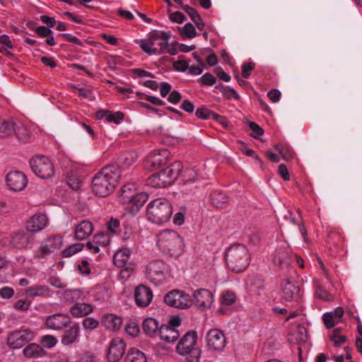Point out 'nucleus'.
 I'll return each instance as SVG.
<instances>
[{
	"label": "nucleus",
	"instance_id": "1",
	"mask_svg": "<svg viewBox=\"0 0 362 362\" xmlns=\"http://www.w3.org/2000/svg\"><path fill=\"white\" fill-rule=\"evenodd\" d=\"M120 176V171L116 165L103 168L93 178V191L98 196L107 197L113 192Z\"/></svg>",
	"mask_w": 362,
	"mask_h": 362
},
{
	"label": "nucleus",
	"instance_id": "2",
	"mask_svg": "<svg viewBox=\"0 0 362 362\" xmlns=\"http://www.w3.org/2000/svg\"><path fill=\"white\" fill-rule=\"evenodd\" d=\"M157 245L162 252L170 256L181 255L184 244L181 236L173 230H163L157 235Z\"/></svg>",
	"mask_w": 362,
	"mask_h": 362
},
{
	"label": "nucleus",
	"instance_id": "3",
	"mask_svg": "<svg viewBox=\"0 0 362 362\" xmlns=\"http://www.w3.org/2000/svg\"><path fill=\"white\" fill-rule=\"evenodd\" d=\"M182 169V163L175 161L163 170L150 176L146 180V185L153 188H163L170 185L177 178Z\"/></svg>",
	"mask_w": 362,
	"mask_h": 362
},
{
	"label": "nucleus",
	"instance_id": "4",
	"mask_svg": "<svg viewBox=\"0 0 362 362\" xmlns=\"http://www.w3.org/2000/svg\"><path fill=\"white\" fill-rule=\"evenodd\" d=\"M170 35L164 31L153 30L147 39L140 43L141 49L148 55L163 54L165 53Z\"/></svg>",
	"mask_w": 362,
	"mask_h": 362
},
{
	"label": "nucleus",
	"instance_id": "5",
	"mask_svg": "<svg viewBox=\"0 0 362 362\" xmlns=\"http://www.w3.org/2000/svg\"><path fill=\"white\" fill-rule=\"evenodd\" d=\"M172 214V204L168 199L164 198L153 199L147 206V218L158 225L168 222Z\"/></svg>",
	"mask_w": 362,
	"mask_h": 362
},
{
	"label": "nucleus",
	"instance_id": "6",
	"mask_svg": "<svg viewBox=\"0 0 362 362\" xmlns=\"http://www.w3.org/2000/svg\"><path fill=\"white\" fill-rule=\"evenodd\" d=\"M228 267L233 272L240 273L249 265L250 255L247 247L240 244L233 245L228 249L226 255Z\"/></svg>",
	"mask_w": 362,
	"mask_h": 362
},
{
	"label": "nucleus",
	"instance_id": "7",
	"mask_svg": "<svg viewBox=\"0 0 362 362\" xmlns=\"http://www.w3.org/2000/svg\"><path fill=\"white\" fill-rule=\"evenodd\" d=\"M197 333L195 331L187 332L178 342L176 349L179 354L187 356V362H199L201 350L195 347Z\"/></svg>",
	"mask_w": 362,
	"mask_h": 362
},
{
	"label": "nucleus",
	"instance_id": "8",
	"mask_svg": "<svg viewBox=\"0 0 362 362\" xmlns=\"http://www.w3.org/2000/svg\"><path fill=\"white\" fill-rule=\"evenodd\" d=\"M30 167L36 175L42 179L51 177L54 173L52 163L43 156H37L30 161Z\"/></svg>",
	"mask_w": 362,
	"mask_h": 362
},
{
	"label": "nucleus",
	"instance_id": "9",
	"mask_svg": "<svg viewBox=\"0 0 362 362\" xmlns=\"http://www.w3.org/2000/svg\"><path fill=\"white\" fill-rule=\"evenodd\" d=\"M164 301L168 305L179 309H187L192 305V299L189 294L176 289L168 292Z\"/></svg>",
	"mask_w": 362,
	"mask_h": 362
},
{
	"label": "nucleus",
	"instance_id": "10",
	"mask_svg": "<svg viewBox=\"0 0 362 362\" xmlns=\"http://www.w3.org/2000/svg\"><path fill=\"white\" fill-rule=\"evenodd\" d=\"M62 245V236L54 235L47 237L41 242L40 248L35 253V257L38 259L46 258L52 253L60 250Z\"/></svg>",
	"mask_w": 362,
	"mask_h": 362
},
{
	"label": "nucleus",
	"instance_id": "11",
	"mask_svg": "<svg viewBox=\"0 0 362 362\" xmlns=\"http://www.w3.org/2000/svg\"><path fill=\"white\" fill-rule=\"evenodd\" d=\"M35 336V332L29 329L16 330L8 334L7 345L13 349H20L33 341Z\"/></svg>",
	"mask_w": 362,
	"mask_h": 362
},
{
	"label": "nucleus",
	"instance_id": "12",
	"mask_svg": "<svg viewBox=\"0 0 362 362\" xmlns=\"http://www.w3.org/2000/svg\"><path fill=\"white\" fill-rule=\"evenodd\" d=\"M166 265L160 259L153 260L146 267V277L156 284H159L165 278Z\"/></svg>",
	"mask_w": 362,
	"mask_h": 362
},
{
	"label": "nucleus",
	"instance_id": "13",
	"mask_svg": "<svg viewBox=\"0 0 362 362\" xmlns=\"http://www.w3.org/2000/svg\"><path fill=\"white\" fill-rule=\"evenodd\" d=\"M192 304L202 310L209 309L214 302V294L208 289L199 288L192 294Z\"/></svg>",
	"mask_w": 362,
	"mask_h": 362
},
{
	"label": "nucleus",
	"instance_id": "14",
	"mask_svg": "<svg viewBox=\"0 0 362 362\" xmlns=\"http://www.w3.org/2000/svg\"><path fill=\"white\" fill-rule=\"evenodd\" d=\"M6 181L9 189L14 192L22 191L28 184L27 177L20 171H13L8 173Z\"/></svg>",
	"mask_w": 362,
	"mask_h": 362
},
{
	"label": "nucleus",
	"instance_id": "15",
	"mask_svg": "<svg viewBox=\"0 0 362 362\" xmlns=\"http://www.w3.org/2000/svg\"><path fill=\"white\" fill-rule=\"evenodd\" d=\"M71 323V318L69 315L57 313L48 316L45 320V325L48 329L62 330Z\"/></svg>",
	"mask_w": 362,
	"mask_h": 362
},
{
	"label": "nucleus",
	"instance_id": "16",
	"mask_svg": "<svg viewBox=\"0 0 362 362\" xmlns=\"http://www.w3.org/2000/svg\"><path fill=\"white\" fill-rule=\"evenodd\" d=\"M207 346L214 351H221L225 347L226 341L223 333L218 329H212L206 334Z\"/></svg>",
	"mask_w": 362,
	"mask_h": 362
},
{
	"label": "nucleus",
	"instance_id": "17",
	"mask_svg": "<svg viewBox=\"0 0 362 362\" xmlns=\"http://www.w3.org/2000/svg\"><path fill=\"white\" fill-rule=\"evenodd\" d=\"M125 349L126 344L122 338L117 337L113 339L110 342L108 349V361L110 362L119 361L124 355Z\"/></svg>",
	"mask_w": 362,
	"mask_h": 362
},
{
	"label": "nucleus",
	"instance_id": "18",
	"mask_svg": "<svg viewBox=\"0 0 362 362\" xmlns=\"http://www.w3.org/2000/svg\"><path fill=\"white\" fill-rule=\"evenodd\" d=\"M134 298L136 304L139 307L146 308L151 303L152 300V291L146 286L140 284L135 288Z\"/></svg>",
	"mask_w": 362,
	"mask_h": 362
},
{
	"label": "nucleus",
	"instance_id": "19",
	"mask_svg": "<svg viewBox=\"0 0 362 362\" xmlns=\"http://www.w3.org/2000/svg\"><path fill=\"white\" fill-rule=\"evenodd\" d=\"M302 296L299 286L294 280L288 279L283 287V298L287 302H297Z\"/></svg>",
	"mask_w": 362,
	"mask_h": 362
},
{
	"label": "nucleus",
	"instance_id": "20",
	"mask_svg": "<svg viewBox=\"0 0 362 362\" xmlns=\"http://www.w3.org/2000/svg\"><path fill=\"white\" fill-rule=\"evenodd\" d=\"M167 149H158L153 151L147 157L146 165L154 170L159 166L165 164L168 156Z\"/></svg>",
	"mask_w": 362,
	"mask_h": 362
},
{
	"label": "nucleus",
	"instance_id": "21",
	"mask_svg": "<svg viewBox=\"0 0 362 362\" xmlns=\"http://www.w3.org/2000/svg\"><path fill=\"white\" fill-rule=\"evenodd\" d=\"M131 251L127 247H123L119 250L114 255V263L118 267H124V269L121 272V275L124 276L129 275V272L132 270L130 267H127V262L130 258Z\"/></svg>",
	"mask_w": 362,
	"mask_h": 362
},
{
	"label": "nucleus",
	"instance_id": "22",
	"mask_svg": "<svg viewBox=\"0 0 362 362\" xmlns=\"http://www.w3.org/2000/svg\"><path fill=\"white\" fill-rule=\"evenodd\" d=\"M48 223L45 214H36L31 216L26 223V230L31 233H37L44 229Z\"/></svg>",
	"mask_w": 362,
	"mask_h": 362
},
{
	"label": "nucleus",
	"instance_id": "23",
	"mask_svg": "<svg viewBox=\"0 0 362 362\" xmlns=\"http://www.w3.org/2000/svg\"><path fill=\"white\" fill-rule=\"evenodd\" d=\"M139 155L135 151H128L122 153L117 159V163L115 164L119 168L123 170L130 168L138 160Z\"/></svg>",
	"mask_w": 362,
	"mask_h": 362
},
{
	"label": "nucleus",
	"instance_id": "24",
	"mask_svg": "<svg viewBox=\"0 0 362 362\" xmlns=\"http://www.w3.org/2000/svg\"><path fill=\"white\" fill-rule=\"evenodd\" d=\"M79 337L80 326L78 323H74L64 331L62 336L61 342L64 346H71L78 341Z\"/></svg>",
	"mask_w": 362,
	"mask_h": 362
},
{
	"label": "nucleus",
	"instance_id": "25",
	"mask_svg": "<svg viewBox=\"0 0 362 362\" xmlns=\"http://www.w3.org/2000/svg\"><path fill=\"white\" fill-rule=\"evenodd\" d=\"M292 259L291 251L288 248H280L276 250L274 256V263L275 265L284 268H287L291 263Z\"/></svg>",
	"mask_w": 362,
	"mask_h": 362
},
{
	"label": "nucleus",
	"instance_id": "26",
	"mask_svg": "<svg viewBox=\"0 0 362 362\" xmlns=\"http://www.w3.org/2000/svg\"><path fill=\"white\" fill-rule=\"evenodd\" d=\"M344 313V309L341 307H338L333 312L325 313L322 318L325 327L327 329L334 327L341 321Z\"/></svg>",
	"mask_w": 362,
	"mask_h": 362
},
{
	"label": "nucleus",
	"instance_id": "27",
	"mask_svg": "<svg viewBox=\"0 0 362 362\" xmlns=\"http://www.w3.org/2000/svg\"><path fill=\"white\" fill-rule=\"evenodd\" d=\"M122 320L114 314H105L101 319V324L105 329L110 331H117L121 327Z\"/></svg>",
	"mask_w": 362,
	"mask_h": 362
},
{
	"label": "nucleus",
	"instance_id": "28",
	"mask_svg": "<svg viewBox=\"0 0 362 362\" xmlns=\"http://www.w3.org/2000/svg\"><path fill=\"white\" fill-rule=\"evenodd\" d=\"M160 338L168 343L175 341L180 337L178 330L167 325H161L159 328Z\"/></svg>",
	"mask_w": 362,
	"mask_h": 362
},
{
	"label": "nucleus",
	"instance_id": "29",
	"mask_svg": "<svg viewBox=\"0 0 362 362\" xmlns=\"http://www.w3.org/2000/svg\"><path fill=\"white\" fill-rule=\"evenodd\" d=\"M93 231V226L88 221H82L75 229V238L83 240L89 237Z\"/></svg>",
	"mask_w": 362,
	"mask_h": 362
},
{
	"label": "nucleus",
	"instance_id": "30",
	"mask_svg": "<svg viewBox=\"0 0 362 362\" xmlns=\"http://www.w3.org/2000/svg\"><path fill=\"white\" fill-rule=\"evenodd\" d=\"M23 355L28 358H37L46 355V351L39 344L35 343L29 344L23 350Z\"/></svg>",
	"mask_w": 362,
	"mask_h": 362
},
{
	"label": "nucleus",
	"instance_id": "31",
	"mask_svg": "<svg viewBox=\"0 0 362 362\" xmlns=\"http://www.w3.org/2000/svg\"><path fill=\"white\" fill-rule=\"evenodd\" d=\"M30 243V237L23 230L16 233L11 239V245L17 248L26 247Z\"/></svg>",
	"mask_w": 362,
	"mask_h": 362
},
{
	"label": "nucleus",
	"instance_id": "32",
	"mask_svg": "<svg viewBox=\"0 0 362 362\" xmlns=\"http://www.w3.org/2000/svg\"><path fill=\"white\" fill-rule=\"evenodd\" d=\"M93 312V306L88 303H76L70 308L71 314L75 317H82Z\"/></svg>",
	"mask_w": 362,
	"mask_h": 362
},
{
	"label": "nucleus",
	"instance_id": "33",
	"mask_svg": "<svg viewBox=\"0 0 362 362\" xmlns=\"http://www.w3.org/2000/svg\"><path fill=\"white\" fill-rule=\"evenodd\" d=\"M25 294L30 298L47 297L50 295V289L45 285H34L25 290Z\"/></svg>",
	"mask_w": 362,
	"mask_h": 362
},
{
	"label": "nucleus",
	"instance_id": "34",
	"mask_svg": "<svg viewBox=\"0 0 362 362\" xmlns=\"http://www.w3.org/2000/svg\"><path fill=\"white\" fill-rule=\"evenodd\" d=\"M158 322L152 317L147 318L142 323V329L144 333L150 337L156 336L159 332Z\"/></svg>",
	"mask_w": 362,
	"mask_h": 362
},
{
	"label": "nucleus",
	"instance_id": "35",
	"mask_svg": "<svg viewBox=\"0 0 362 362\" xmlns=\"http://www.w3.org/2000/svg\"><path fill=\"white\" fill-rule=\"evenodd\" d=\"M13 133L18 139L22 142L26 143L31 139V133L28 128L21 122H16Z\"/></svg>",
	"mask_w": 362,
	"mask_h": 362
},
{
	"label": "nucleus",
	"instance_id": "36",
	"mask_svg": "<svg viewBox=\"0 0 362 362\" xmlns=\"http://www.w3.org/2000/svg\"><path fill=\"white\" fill-rule=\"evenodd\" d=\"M136 188L134 184H128L124 185L121 189L120 200L124 203H131V200L134 199V196L136 194Z\"/></svg>",
	"mask_w": 362,
	"mask_h": 362
},
{
	"label": "nucleus",
	"instance_id": "37",
	"mask_svg": "<svg viewBox=\"0 0 362 362\" xmlns=\"http://www.w3.org/2000/svg\"><path fill=\"white\" fill-rule=\"evenodd\" d=\"M125 362H147L146 356L140 350L132 348L125 356Z\"/></svg>",
	"mask_w": 362,
	"mask_h": 362
},
{
	"label": "nucleus",
	"instance_id": "38",
	"mask_svg": "<svg viewBox=\"0 0 362 362\" xmlns=\"http://www.w3.org/2000/svg\"><path fill=\"white\" fill-rule=\"evenodd\" d=\"M16 122L13 120H0V137H8L13 134Z\"/></svg>",
	"mask_w": 362,
	"mask_h": 362
},
{
	"label": "nucleus",
	"instance_id": "39",
	"mask_svg": "<svg viewBox=\"0 0 362 362\" xmlns=\"http://www.w3.org/2000/svg\"><path fill=\"white\" fill-rule=\"evenodd\" d=\"M106 117V119L110 122L119 124L124 119V114L121 112H112L110 111H100L98 113V117Z\"/></svg>",
	"mask_w": 362,
	"mask_h": 362
},
{
	"label": "nucleus",
	"instance_id": "40",
	"mask_svg": "<svg viewBox=\"0 0 362 362\" xmlns=\"http://www.w3.org/2000/svg\"><path fill=\"white\" fill-rule=\"evenodd\" d=\"M211 202L216 208H223L228 202V198L223 192L215 191L211 194Z\"/></svg>",
	"mask_w": 362,
	"mask_h": 362
},
{
	"label": "nucleus",
	"instance_id": "41",
	"mask_svg": "<svg viewBox=\"0 0 362 362\" xmlns=\"http://www.w3.org/2000/svg\"><path fill=\"white\" fill-rule=\"evenodd\" d=\"M64 299L68 303H74L83 299L82 291L79 289L65 290L63 295Z\"/></svg>",
	"mask_w": 362,
	"mask_h": 362
},
{
	"label": "nucleus",
	"instance_id": "42",
	"mask_svg": "<svg viewBox=\"0 0 362 362\" xmlns=\"http://www.w3.org/2000/svg\"><path fill=\"white\" fill-rule=\"evenodd\" d=\"M148 199V194L146 192L135 194L134 199L131 200L132 210H138L147 202Z\"/></svg>",
	"mask_w": 362,
	"mask_h": 362
},
{
	"label": "nucleus",
	"instance_id": "43",
	"mask_svg": "<svg viewBox=\"0 0 362 362\" xmlns=\"http://www.w3.org/2000/svg\"><path fill=\"white\" fill-rule=\"evenodd\" d=\"M330 340L333 341L335 347L340 346L342 344H344L346 341V337L344 335L341 334V329L339 328H335L333 330L332 334L329 337Z\"/></svg>",
	"mask_w": 362,
	"mask_h": 362
},
{
	"label": "nucleus",
	"instance_id": "44",
	"mask_svg": "<svg viewBox=\"0 0 362 362\" xmlns=\"http://www.w3.org/2000/svg\"><path fill=\"white\" fill-rule=\"evenodd\" d=\"M180 35L183 39H192L198 35L194 26L190 23H186L180 30Z\"/></svg>",
	"mask_w": 362,
	"mask_h": 362
},
{
	"label": "nucleus",
	"instance_id": "45",
	"mask_svg": "<svg viewBox=\"0 0 362 362\" xmlns=\"http://www.w3.org/2000/svg\"><path fill=\"white\" fill-rule=\"evenodd\" d=\"M275 148L279 151L283 159L286 161L291 160L293 158V151L292 148L288 146H284L280 144H276Z\"/></svg>",
	"mask_w": 362,
	"mask_h": 362
},
{
	"label": "nucleus",
	"instance_id": "46",
	"mask_svg": "<svg viewBox=\"0 0 362 362\" xmlns=\"http://www.w3.org/2000/svg\"><path fill=\"white\" fill-rule=\"evenodd\" d=\"M83 244L76 243L69 246L68 248L64 250L62 252L63 257H69L82 250Z\"/></svg>",
	"mask_w": 362,
	"mask_h": 362
},
{
	"label": "nucleus",
	"instance_id": "47",
	"mask_svg": "<svg viewBox=\"0 0 362 362\" xmlns=\"http://www.w3.org/2000/svg\"><path fill=\"white\" fill-rule=\"evenodd\" d=\"M195 115L199 119L206 120L212 118V116L214 115V112L210 110L207 107L203 106L198 108L196 110Z\"/></svg>",
	"mask_w": 362,
	"mask_h": 362
},
{
	"label": "nucleus",
	"instance_id": "48",
	"mask_svg": "<svg viewBox=\"0 0 362 362\" xmlns=\"http://www.w3.org/2000/svg\"><path fill=\"white\" fill-rule=\"evenodd\" d=\"M40 343L45 348L52 349L57 344V339L53 335L47 334L42 337Z\"/></svg>",
	"mask_w": 362,
	"mask_h": 362
},
{
	"label": "nucleus",
	"instance_id": "49",
	"mask_svg": "<svg viewBox=\"0 0 362 362\" xmlns=\"http://www.w3.org/2000/svg\"><path fill=\"white\" fill-rule=\"evenodd\" d=\"M99 321L93 317L85 318L82 322V325L86 330H93L98 327Z\"/></svg>",
	"mask_w": 362,
	"mask_h": 362
},
{
	"label": "nucleus",
	"instance_id": "50",
	"mask_svg": "<svg viewBox=\"0 0 362 362\" xmlns=\"http://www.w3.org/2000/svg\"><path fill=\"white\" fill-rule=\"evenodd\" d=\"M235 301V295L232 291H226L221 296V303L226 305H230Z\"/></svg>",
	"mask_w": 362,
	"mask_h": 362
},
{
	"label": "nucleus",
	"instance_id": "51",
	"mask_svg": "<svg viewBox=\"0 0 362 362\" xmlns=\"http://www.w3.org/2000/svg\"><path fill=\"white\" fill-rule=\"evenodd\" d=\"M199 80L202 86H211L216 82V78L210 73L204 74Z\"/></svg>",
	"mask_w": 362,
	"mask_h": 362
},
{
	"label": "nucleus",
	"instance_id": "52",
	"mask_svg": "<svg viewBox=\"0 0 362 362\" xmlns=\"http://www.w3.org/2000/svg\"><path fill=\"white\" fill-rule=\"evenodd\" d=\"M184 173L185 177L184 180L185 184L194 182L197 180V173L193 168L187 169Z\"/></svg>",
	"mask_w": 362,
	"mask_h": 362
},
{
	"label": "nucleus",
	"instance_id": "53",
	"mask_svg": "<svg viewBox=\"0 0 362 362\" xmlns=\"http://www.w3.org/2000/svg\"><path fill=\"white\" fill-rule=\"evenodd\" d=\"M255 66V64L254 62H248L244 63L242 65V76L245 78H247L250 75L252 71L254 70Z\"/></svg>",
	"mask_w": 362,
	"mask_h": 362
},
{
	"label": "nucleus",
	"instance_id": "54",
	"mask_svg": "<svg viewBox=\"0 0 362 362\" xmlns=\"http://www.w3.org/2000/svg\"><path fill=\"white\" fill-rule=\"evenodd\" d=\"M315 294L316 296L323 300L329 301L332 299V296L330 293H329L326 290H325L320 286H317L315 288Z\"/></svg>",
	"mask_w": 362,
	"mask_h": 362
},
{
	"label": "nucleus",
	"instance_id": "55",
	"mask_svg": "<svg viewBox=\"0 0 362 362\" xmlns=\"http://www.w3.org/2000/svg\"><path fill=\"white\" fill-rule=\"evenodd\" d=\"M125 329L127 333L132 337L137 336V334L139 332V327L134 322H131L128 325H127Z\"/></svg>",
	"mask_w": 362,
	"mask_h": 362
},
{
	"label": "nucleus",
	"instance_id": "56",
	"mask_svg": "<svg viewBox=\"0 0 362 362\" xmlns=\"http://www.w3.org/2000/svg\"><path fill=\"white\" fill-rule=\"evenodd\" d=\"M248 125L250 129L253 132L252 136H253L254 138L257 139L259 136H261L264 134L263 129L257 123L254 122H250Z\"/></svg>",
	"mask_w": 362,
	"mask_h": 362
},
{
	"label": "nucleus",
	"instance_id": "57",
	"mask_svg": "<svg viewBox=\"0 0 362 362\" xmlns=\"http://www.w3.org/2000/svg\"><path fill=\"white\" fill-rule=\"evenodd\" d=\"M78 91V94L79 96L83 98H88L90 100H94V96L93 95L92 91L90 89L85 88H76L75 86L73 87Z\"/></svg>",
	"mask_w": 362,
	"mask_h": 362
},
{
	"label": "nucleus",
	"instance_id": "58",
	"mask_svg": "<svg viewBox=\"0 0 362 362\" xmlns=\"http://www.w3.org/2000/svg\"><path fill=\"white\" fill-rule=\"evenodd\" d=\"M173 67L177 71L185 72L189 68V63L185 60H178L174 62Z\"/></svg>",
	"mask_w": 362,
	"mask_h": 362
},
{
	"label": "nucleus",
	"instance_id": "59",
	"mask_svg": "<svg viewBox=\"0 0 362 362\" xmlns=\"http://www.w3.org/2000/svg\"><path fill=\"white\" fill-rule=\"evenodd\" d=\"M170 19L173 22L182 23L187 19V18L181 12L175 11L170 15Z\"/></svg>",
	"mask_w": 362,
	"mask_h": 362
},
{
	"label": "nucleus",
	"instance_id": "60",
	"mask_svg": "<svg viewBox=\"0 0 362 362\" xmlns=\"http://www.w3.org/2000/svg\"><path fill=\"white\" fill-rule=\"evenodd\" d=\"M30 303L25 300H18L14 303V308L16 310L26 311L29 309Z\"/></svg>",
	"mask_w": 362,
	"mask_h": 362
},
{
	"label": "nucleus",
	"instance_id": "61",
	"mask_svg": "<svg viewBox=\"0 0 362 362\" xmlns=\"http://www.w3.org/2000/svg\"><path fill=\"white\" fill-rule=\"evenodd\" d=\"M36 33L41 37H49L52 34V30L45 26H39L35 30Z\"/></svg>",
	"mask_w": 362,
	"mask_h": 362
},
{
	"label": "nucleus",
	"instance_id": "62",
	"mask_svg": "<svg viewBox=\"0 0 362 362\" xmlns=\"http://www.w3.org/2000/svg\"><path fill=\"white\" fill-rule=\"evenodd\" d=\"M14 293V291L11 287H3L0 289V296L4 299L11 298Z\"/></svg>",
	"mask_w": 362,
	"mask_h": 362
},
{
	"label": "nucleus",
	"instance_id": "63",
	"mask_svg": "<svg viewBox=\"0 0 362 362\" xmlns=\"http://www.w3.org/2000/svg\"><path fill=\"white\" fill-rule=\"evenodd\" d=\"M171 85L166 82H163L160 85V93L162 97L165 98L171 92Z\"/></svg>",
	"mask_w": 362,
	"mask_h": 362
},
{
	"label": "nucleus",
	"instance_id": "64",
	"mask_svg": "<svg viewBox=\"0 0 362 362\" xmlns=\"http://www.w3.org/2000/svg\"><path fill=\"white\" fill-rule=\"evenodd\" d=\"M119 227V221L115 218H111L107 223L108 230L112 233H117V229Z\"/></svg>",
	"mask_w": 362,
	"mask_h": 362
}]
</instances>
